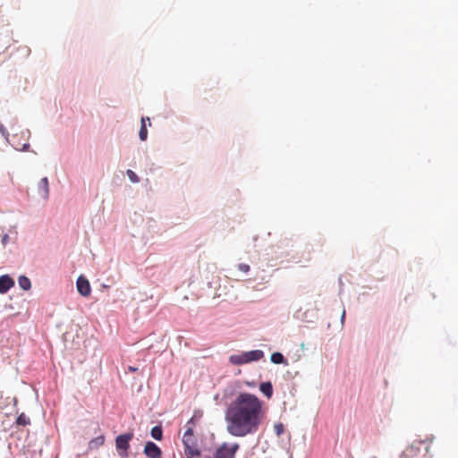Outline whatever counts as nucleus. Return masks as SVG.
<instances>
[{"mask_svg": "<svg viewBox=\"0 0 458 458\" xmlns=\"http://www.w3.org/2000/svg\"><path fill=\"white\" fill-rule=\"evenodd\" d=\"M264 416V403L257 395L240 393L225 410L226 431L236 437L254 435L262 424Z\"/></svg>", "mask_w": 458, "mask_h": 458, "instance_id": "nucleus-1", "label": "nucleus"}, {"mask_svg": "<svg viewBox=\"0 0 458 458\" xmlns=\"http://www.w3.org/2000/svg\"><path fill=\"white\" fill-rule=\"evenodd\" d=\"M265 353L262 350H252L242 352L237 354H232L229 357V362L233 365L242 366L254 361H259L264 357Z\"/></svg>", "mask_w": 458, "mask_h": 458, "instance_id": "nucleus-2", "label": "nucleus"}, {"mask_svg": "<svg viewBox=\"0 0 458 458\" xmlns=\"http://www.w3.org/2000/svg\"><path fill=\"white\" fill-rule=\"evenodd\" d=\"M240 445L237 443H223L215 452L214 458H235Z\"/></svg>", "mask_w": 458, "mask_h": 458, "instance_id": "nucleus-3", "label": "nucleus"}, {"mask_svg": "<svg viewBox=\"0 0 458 458\" xmlns=\"http://www.w3.org/2000/svg\"><path fill=\"white\" fill-rule=\"evenodd\" d=\"M132 433H125L119 435L115 438V446L118 451V454L122 458L128 456V449L130 447V441L132 439Z\"/></svg>", "mask_w": 458, "mask_h": 458, "instance_id": "nucleus-4", "label": "nucleus"}, {"mask_svg": "<svg viewBox=\"0 0 458 458\" xmlns=\"http://www.w3.org/2000/svg\"><path fill=\"white\" fill-rule=\"evenodd\" d=\"M76 285H77L78 292L82 296L87 297L90 294L91 287H90L89 280L85 276H79L77 279V282H76Z\"/></svg>", "mask_w": 458, "mask_h": 458, "instance_id": "nucleus-5", "label": "nucleus"}, {"mask_svg": "<svg viewBox=\"0 0 458 458\" xmlns=\"http://www.w3.org/2000/svg\"><path fill=\"white\" fill-rule=\"evenodd\" d=\"M144 454L148 458H161V449L153 442L148 441L146 443L144 447Z\"/></svg>", "mask_w": 458, "mask_h": 458, "instance_id": "nucleus-6", "label": "nucleus"}, {"mask_svg": "<svg viewBox=\"0 0 458 458\" xmlns=\"http://www.w3.org/2000/svg\"><path fill=\"white\" fill-rule=\"evenodd\" d=\"M38 193L45 200L49 198V182L47 177H43L38 183Z\"/></svg>", "mask_w": 458, "mask_h": 458, "instance_id": "nucleus-7", "label": "nucleus"}, {"mask_svg": "<svg viewBox=\"0 0 458 458\" xmlns=\"http://www.w3.org/2000/svg\"><path fill=\"white\" fill-rule=\"evenodd\" d=\"M14 280L9 275L0 276V293H6L14 286Z\"/></svg>", "mask_w": 458, "mask_h": 458, "instance_id": "nucleus-8", "label": "nucleus"}, {"mask_svg": "<svg viewBox=\"0 0 458 458\" xmlns=\"http://www.w3.org/2000/svg\"><path fill=\"white\" fill-rule=\"evenodd\" d=\"M146 122H148V125H151L150 120L148 117H142L141 118V124L140 129L139 131V137L140 140L145 141L148 138V130H147V124Z\"/></svg>", "mask_w": 458, "mask_h": 458, "instance_id": "nucleus-9", "label": "nucleus"}, {"mask_svg": "<svg viewBox=\"0 0 458 458\" xmlns=\"http://www.w3.org/2000/svg\"><path fill=\"white\" fill-rule=\"evenodd\" d=\"M184 453L188 458L199 456L200 454L196 442L192 443V445L190 444L189 445H184Z\"/></svg>", "mask_w": 458, "mask_h": 458, "instance_id": "nucleus-10", "label": "nucleus"}, {"mask_svg": "<svg viewBox=\"0 0 458 458\" xmlns=\"http://www.w3.org/2000/svg\"><path fill=\"white\" fill-rule=\"evenodd\" d=\"M260 392L268 399L273 395V386L271 382H263L259 385Z\"/></svg>", "mask_w": 458, "mask_h": 458, "instance_id": "nucleus-11", "label": "nucleus"}, {"mask_svg": "<svg viewBox=\"0 0 458 458\" xmlns=\"http://www.w3.org/2000/svg\"><path fill=\"white\" fill-rule=\"evenodd\" d=\"M18 284L19 286L24 291H29L31 288V282L26 276H20L18 277Z\"/></svg>", "mask_w": 458, "mask_h": 458, "instance_id": "nucleus-12", "label": "nucleus"}, {"mask_svg": "<svg viewBox=\"0 0 458 458\" xmlns=\"http://www.w3.org/2000/svg\"><path fill=\"white\" fill-rule=\"evenodd\" d=\"M105 443V437L98 436L89 442V449H97L99 446L103 445Z\"/></svg>", "mask_w": 458, "mask_h": 458, "instance_id": "nucleus-13", "label": "nucleus"}, {"mask_svg": "<svg viewBox=\"0 0 458 458\" xmlns=\"http://www.w3.org/2000/svg\"><path fill=\"white\" fill-rule=\"evenodd\" d=\"M270 360H271V362H273L275 364L288 365L286 359L284 357V355L281 352H278L272 353V355L270 357Z\"/></svg>", "mask_w": 458, "mask_h": 458, "instance_id": "nucleus-14", "label": "nucleus"}, {"mask_svg": "<svg viewBox=\"0 0 458 458\" xmlns=\"http://www.w3.org/2000/svg\"><path fill=\"white\" fill-rule=\"evenodd\" d=\"M163 436L162 428L160 426H155L151 429V437L156 440H161Z\"/></svg>", "mask_w": 458, "mask_h": 458, "instance_id": "nucleus-15", "label": "nucleus"}, {"mask_svg": "<svg viewBox=\"0 0 458 458\" xmlns=\"http://www.w3.org/2000/svg\"><path fill=\"white\" fill-rule=\"evenodd\" d=\"M30 423L29 417H27L24 413H21L17 418V424L21 426H26Z\"/></svg>", "mask_w": 458, "mask_h": 458, "instance_id": "nucleus-16", "label": "nucleus"}, {"mask_svg": "<svg viewBox=\"0 0 458 458\" xmlns=\"http://www.w3.org/2000/svg\"><path fill=\"white\" fill-rule=\"evenodd\" d=\"M126 174L131 182L137 183L140 182L139 176L132 170L128 169Z\"/></svg>", "mask_w": 458, "mask_h": 458, "instance_id": "nucleus-17", "label": "nucleus"}, {"mask_svg": "<svg viewBox=\"0 0 458 458\" xmlns=\"http://www.w3.org/2000/svg\"><path fill=\"white\" fill-rule=\"evenodd\" d=\"M274 429H275V432H276V436L279 437L282 434H284V426L283 423L278 422V423L275 424Z\"/></svg>", "mask_w": 458, "mask_h": 458, "instance_id": "nucleus-18", "label": "nucleus"}, {"mask_svg": "<svg viewBox=\"0 0 458 458\" xmlns=\"http://www.w3.org/2000/svg\"><path fill=\"white\" fill-rule=\"evenodd\" d=\"M0 133L4 138L6 141L9 140L10 134L5 127L0 123Z\"/></svg>", "mask_w": 458, "mask_h": 458, "instance_id": "nucleus-19", "label": "nucleus"}, {"mask_svg": "<svg viewBox=\"0 0 458 458\" xmlns=\"http://www.w3.org/2000/svg\"><path fill=\"white\" fill-rule=\"evenodd\" d=\"M196 442V439L194 437H182V444L183 445H189L190 444L192 445V443Z\"/></svg>", "mask_w": 458, "mask_h": 458, "instance_id": "nucleus-20", "label": "nucleus"}, {"mask_svg": "<svg viewBox=\"0 0 458 458\" xmlns=\"http://www.w3.org/2000/svg\"><path fill=\"white\" fill-rule=\"evenodd\" d=\"M238 269L240 271H242L244 273H248L250 269V266L248 264H245V263H240L238 265Z\"/></svg>", "mask_w": 458, "mask_h": 458, "instance_id": "nucleus-21", "label": "nucleus"}, {"mask_svg": "<svg viewBox=\"0 0 458 458\" xmlns=\"http://www.w3.org/2000/svg\"><path fill=\"white\" fill-rule=\"evenodd\" d=\"M10 241V237H9V234L8 233H4L3 236H2V239H1V242H2V244L4 246H6L8 244Z\"/></svg>", "mask_w": 458, "mask_h": 458, "instance_id": "nucleus-22", "label": "nucleus"}, {"mask_svg": "<svg viewBox=\"0 0 458 458\" xmlns=\"http://www.w3.org/2000/svg\"><path fill=\"white\" fill-rule=\"evenodd\" d=\"M183 437H193V429L192 428H188L183 434Z\"/></svg>", "mask_w": 458, "mask_h": 458, "instance_id": "nucleus-23", "label": "nucleus"}, {"mask_svg": "<svg viewBox=\"0 0 458 458\" xmlns=\"http://www.w3.org/2000/svg\"><path fill=\"white\" fill-rule=\"evenodd\" d=\"M21 136L23 138H27L29 139L30 137V130H25L24 131L21 132Z\"/></svg>", "mask_w": 458, "mask_h": 458, "instance_id": "nucleus-24", "label": "nucleus"}, {"mask_svg": "<svg viewBox=\"0 0 458 458\" xmlns=\"http://www.w3.org/2000/svg\"><path fill=\"white\" fill-rule=\"evenodd\" d=\"M30 146L29 143H24L20 150L21 151H28L30 149Z\"/></svg>", "mask_w": 458, "mask_h": 458, "instance_id": "nucleus-25", "label": "nucleus"}, {"mask_svg": "<svg viewBox=\"0 0 458 458\" xmlns=\"http://www.w3.org/2000/svg\"><path fill=\"white\" fill-rule=\"evenodd\" d=\"M340 321H341L342 326H344V321H345V310H343Z\"/></svg>", "mask_w": 458, "mask_h": 458, "instance_id": "nucleus-26", "label": "nucleus"}, {"mask_svg": "<svg viewBox=\"0 0 458 458\" xmlns=\"http://www.w3.org/2000/svg\"><path fill=\"white\" fill-rule=\"evenodd\" d=\"M128 369H129V371H131V372H135V371H137V370H138V369H137V368H135V367H131V366H130V367L128 368Z\"/></svg>", "mask_w": 458, "mask_h": 458, "instance_id": "nucleus-27", "label": "nucleus"}, {"mask_svg": "<svg viewBox=\"0 0 458 458\" xmlns=\"http://www.w3.org/2000/svg\"><path fill=\"white\" fill-rule=\"evenodd\" d=\"M193 422V418H191L189 421H188V424H191Z\"/></svg>", "mask_w": 458, "mask_h": 458, "instance_id": "nucleus-28", "label": "nucleus"}]
</instances>
